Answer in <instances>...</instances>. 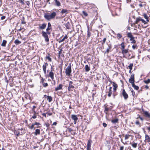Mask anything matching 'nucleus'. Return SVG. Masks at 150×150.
Masks as SVG:
<instances>
[{"label":"nucleus","instance_id":"obj_1","mask_svg":"<svg viewBox=\"0 0 150 150\" xmlns=\"http://www.w3.org/2000/svg\"><path fill=\"white\" fill-rule=\"evenodd\" d=\"M56 13L54 11L50 14H46L44 16L45 18L48 21H50L54 19L56 16Z\"/></svg>","mask_w":150,"mask_h":150},{"label":"nucleus","instance_id":"obj_2","mask_svg":"<svg viewBox=\"0 0 150 150\" xmlns=\"http://www.w3.org/2000/svg\"><path fill=\"white\" fill-rule=\"evenodd\" d=\"M140 21H141L145 25L147 23L146 22V21H145L144 20L142 19L140 17H138L136 18V21L134 23L138 24V23Z\"/></svg>","mask_w":150,"mask_h":150},{"label":"nucleus","instance_id":"obj_3","mask_svg":"<svg viewBox=\"0 0 150 150\" xmlns=\"http://www.w3.org/2000/svg\"><path fill=\"white\" fill-rule=\"evenodd\" d=\"M40 124L37 122H35L31 126H30L29 128L31 129H35L36 128H39L40 127Z\"/></svg>","mask_w":150,"mask_h":150},{"label":"nucleus","instance_id":"obj_4","mask_svg":"<svg viewBox=\"0 0 150 150\" xmlns=\"http://www.w3.org/2000/svg\"><path fill=\"white\" fill-rule=\"evenodd\" d=\"M42 36L45 38V41L47 42H48L49 41V39L47 33L44 31H42Z\"/></svg>","mask_w":150,"mask_h":150},{"label":"nucleus","instance_id":"obj_5","mask_svg":"<svg viewBox=\"0 0 150 150\" xmlns=\"http://www.w3.org/2000/svg\"><path fill=\"white\" fill-rule=\"evenodd\" d=\"M71 72V65H69L67 67L65 71V73L67 75L69 76Z\"/></svg>","mask_w":150,"mask_h":150},{"label":"nucleus","instance_id":"obj_6","mask_svg":"<svg viewBox=\"0 0 150 150\" xmlns=\"http://www.w3.org/2000/svg\"><path fill=\"white\" fill-rule=\"evenodd\" d=\"M134 75L132 74L131 75L130 78L129 79V82L132 84L134 83Z\"/></svg>","mask_w":150,"mask_h":150},{"label":"nucleus","instance_id":"obj_7","mask_svg":"<svg viewBox=\"0 0 150 150\" xmlns=\"http://www.w3.org/2000/svg\"><path fill=\"white\" fill-rule=\"evenodd\" d=\"M122 94L125 100H126L128 98V96L127 94L125 92V91L124 89H123L122 90Z\"/></svg>","mask_w":150,"mask_h":150},{"label":"nucleus","instance_id":"obj_8","mask_svg":"<svg viewBox=\"0 0 150 150\" xmlns=\"http://www.w3.org/2000/svg\"><path fill=\"white\" fill-rule=\"evenodd\" d=\"M71 118L72 120H74V124H76V121L78 119L77 116L75 115H71Z\"/></svg>","mask_w":150,"mask_h":150},{"label":"nucleus","instance_id":"obj_9","mask_svg":"<svg viewBox=\"0 0 150 150\" xmlns=\"http://www.w3.org/2000/svg\"><path fill=\"white\" fill-rule=\"evenodd\" d=\"M92 143V141L91 139H89L88 142L87 144V150H90L91 147V144Z\"/></svg>","mask_w":150,"mask_h":150},{"label":"nucleus","instance_id":"obj_10","mask_svg":"<svg viewBox=\"0 0 150 150\" xmlns=\"http://www.w3.org/2000/svg\"><path fill=\"white\" fill-rule=\"evenodd\" d=\"M48 65V64L47 63L44 64L42 66V68L44 73L45 74H46V69L47 66Z\"/></svg>","mask_w":150,"mask_h":150},{"label":"nucleus","instance_id":"obj_11","mask_svg":"<svg viewBox=\"0 0 150 150\" xmlns=\"http://www.w3.org/2000/svg\"><path fill=\"white\" fill-rule=\"evenodd\" d=\"M112 48V46L110 44H109V45H108V47L107 48L106 50V51H105L104 53L105 54L106 53H108L109 51H110V50H111V49Z\"/></svg>","mask_w":150,"mask_h":150},{"label":"nucleus","instance_id":"obj_12","mask_svg":"<svg viewBox=\"0 0 150 150\" xmlns=\"http://www.w3.org/2000/svg\"><path fill=\"white\" fill-rule=\"evenodd\" d=\"M54 73L52 71L50 72L48 74L49 76L50 77L52 80L54 79Z\"/></svg>","mask_w":150,"mask_h":150},{"label":"nucleus","instance_id":"obj_13","mask_svg":"<svg viewBox=\"0 0 150 150\" xmlns=\"http://www.w3.org/2000/svg\"><path fill=\"white\" fill-rule=\"evenodd\" d=\"M143 113L146 117L150 118V113H149L147 111H144Z\"/></svg>","mask_w":150,"mask_h":150},{"label":"nucleus","instance_id":"obj_14","mask_svg":"<svg viewBox=\"0 0 150 150\" xmlns=\"http://www.w3.org/2000/svg\"><path fill=\"white\" fill-rule=\"evenodd\" d=\"M143 16L144 18L146 19V21L149 22V17L147 16V14L145 13H144L143 14Z\"/></svg>","mask_w":150,"mask_h":150},{"label":"nucleus","instance_id":"obj_15","mask_svg":"<svg viewBox=\"0 0 150 150\" xmlns=\"http://www.w3.org/2000/svg\"><path fill=\"white\" fill-rule=\"evenodd\" d=\"M145 141L147 142H150V137L147 134L145 135Z\"/></svg>","mask_w":150,"mask_h":150},{"label":"nucleus","instance_id":"obj_16","mask_svg":"<svg viewBox=\"0 0 150 150\" xmlns=\"http://www.w3.org/2000/svg\"><path fill=\"white\" fill-rule=\"evenodd\" d=\"M62 86H63L62 84H60L57 87H56L55 88V90L56 91H57L58 90L62 89Z\"/></svg>","mask_w":150,"mask_h":150},{"label":"nucleus","instance_id":"obj_17","mask_svg":"<svg viewBox=\"0 0 150 150\" xmlns=\"http://www.w3.org/2000/svg\"><path fill=\"white\" fill-rule=\"evenodd\" d=\"M46 25L45 23H43L39 26V28L41 29H45L46 27Z\"/></svg>","mask_w":150,"mask_h":150},{"label":"nucleus","instance_id":"obj_18","mask_svg":"<svg viewBox=\"0 0 150 150\" xmlns=\"http://www.w3.org/2000/svg\"><path fill=\"white\" fill-rule=\"evenodd\" d=\"M112 88L111 87H110L109 89V91L108 92V96L109 97H110L111 96V95L112 94Z\"/></svg>","mask_w":150,"mask_h":150},{"label":"nucleus","instance_id":"obj_19","mask_svg":"<svg viewBox=\"0 0 150 150\" xmlns=\"http://www.w3.org/2000/svg\"><path fill=\"white\" fill-rule=\"evenodd\" d=\"M128 49L126 50L125 49L122 50V53L123 54L127 53L128 52Z\"/></svg>","mask_w":150,"mask_h":150},{"label":"nucleus","instance_id":"obj_20","mask_svg":"<svg viewBox=\"0 0 150 150\" xmlns=\"http://www.w3.org/2000/svg\"><path fill=\"white\" fill-rule=\"evenodd\" d=\"M40 129H36L35 132H34V134L35 135L37 136L38 134H40Z\"/></svg>","mask_w":150,"mask_h":150},{"label":"nucleus","instance_id":"obj_21","mask_svg":"<svg viewBox=\"0 0 150 150\" xmlns=\"http://www.w3.org/2000/svg\"><path fill=\"white\" fill-rule=\"evenodd\" d=\"M132 84V87H133V88H134L135 89H136L137 90L139 89V87L138 86H136L134 84V83H133Z\"/></svg>","mask_w":150,"mask_h":150},{"label":"nucleus","instance_id":"obj_22","mask_svg":"<svg viewBox=\"0 0 150 150\" xmlns=\"http://www.w3.org/2000/svg\"><path fill=\"white\" fill-rule=\"evenodd\" d=\"M68 38V36L67 35H66L64 36V37L63 38L60 40L59 41V43H61L63 41H64L66 39H67Z\"/></svg>","mask_w":150,"mask_h":150},{"label":"nucleus","instance_id":"obj_23","mask_svg":"<svg viewBox=\"0 0 150 150\" xmlns=\"http://www.w3.org/2000/svg\"><path fill=\"white\" fill-rule=\"evenodd\" d=\"M55 2L56 5L58 6H59L61 5V3L60 2L57 0H54Z\"/></svg>","mask_w":150,"mask_h":150},{"label":"nucleus","instance_id":"obj_24","mask_svg":"<svg viewBox=\"0 0 150 150\" xmlns=\"http://www.w3.org/2000/svg\"><path fill=\"white\" fill-rule=\"evenodd\" d=\"M7 43V41L5 40H3L1 44V46L3 47H5L6 44Z\"/></svg>","mask_w":150,"mask_h":150},{"label":"nucleus","instance_id":"obj_25","mask_svg":"<svg viewBox=\"0 0 150 150\" xmlns=\"http://www.w3.org/2000/svg\"><path fill=\"white\" fill-rule=\"evenodd\" d=\"M118 121V119L116 118L115 119L112 120H111V122L115 124L116 123H117Z\"/></svg>","mask_w":150,"mask_h":150},{"label":"nucleus","instance_id":"obj_26","mask_svg":"<svg viewBox=\"0 0 150 150\" xmlns=\"http://www.w3.org/2000/svg\"><path fill=\"white\" fill-rule=\"evenodd\" d=\"M61 13L62 14H67L68 13V11L67 9H62Z\"/></svg>","mask_w":150,"mask_h":150},{"label":"nucleus","instance_id":"obj_27","mask_svg":"<svg viewBox=\"0 0 150 150\" xmlns=\"http://www.w3.org/2000/svg\"><path fill=\"white\" fill-rule=\"evenodd\" d=\"M85 71L86 72H88L90 70V68L88 67V65H86L85 66Z\"/></svg>","mask_w":150,"mask_h":150},{"label":"nucleus","instance_id":"obj_28","mask_svg":"<svg viewBox=\"0 0 150 150\" xmlns=\"http://www.w3.org/2000/svg\"><path fill=\"white\" fill-rule=\"evenodd\" d=\"M127 36L130 38V39H132V38H133V36H132V34L131 33H127Z\"/></svg>","mask_w":150,"mask_h":150},{"label":"nucleus","instance_id":"obj_29","mask_svg":"<svg viewBox=\"0 0 150 150\" xmlns=\"http://www.w3.org/2000/svg\"><path fill=\"white\" fill-rule=\"evenodd\" d=\"M47 98L48 100V102H51L52 101V98L51 96H48Z\"/></svg>","mask_w":150,"mask_h":150},{"label":"nucleus","instance_id":"obj_30","mask_svg":"<svg viewBox=\"0 0 150 150\" xmlns=\"http://www.w3.org/2000/svg\"><path fill=\"white\" fill-rule=\"evenodd\" d=\"M113 90L114 91H115L116 90L117 88V84H115V83H113Z\"/></svg>","mask_w":150,"mask_h":150},{"label":"nucleus","instance_id":"obj_31","mask_svg":"<svg viewBox=\"0 0 150 150\" xmlns=\"http://www.w3.org/2000/svg\"><path fill=\"white\" fill-rule=\"evenodd\" d=\"M110 110V109L108 108L106 106L105 107V111L104 112L106 114H107L108 113V112Z\"/></svg>","mask_w":150,"mask_h":150},{"label":"nucleus","instance_id":"obj_32","mask_svg":"<svg viewBox=\"0 0 150 150\" xmlns=\"http://www.w3.org/2000/svg\"><path fill=\"white\" fill-rule=\"evenodd\" d=\"M131 136V135H129V134H127L126 135H125V140H127L128 139H129V137H130Z\"/></svg>","mask_w":150,"mask_h":150},{"label":"nucleus","instance_id":"obj_33","mask_svg":"<svg viewBox=\"0 0 150 150\" xmlns=\"http://www.w3.org/2000/svg\"><path fill=\"white\" fill-rule=\"evenodd\" d=\"M121 46L122 47L121 50L125 49V42H122L121 44Z\"/></svg>","mask_w":150,"mask_h":150},{"label":"nucleus","instance_id":"obj_34","mask_svg":"<svg viewBox=\"0 0 150 150\" xmlns=\"http://www.w3.org/2000/svg\"><path fill=\"white\" fill-rule=\"evenodd\" d=\"M48 56H46L45 57V58L46 59H47L50 62H51L52 61L51 58L50 57V56H49L50 55V54H48Z\"/></svg>","mask_w":150,"mask_h":150},{"label":"nucleus","instance_id":"obj_35","mask_svg":"<svg viewBox=\"0 0 150 150\" xmlns=\"http://www.w3.org/2000/svg\"><path fill=\"white\" fill-rule=\"evenodd\" d=\"M14 43L16 45H18L21 43V42L18 40H16L14 41Z\"/></svg>","mask_w":150,"mask_h":150},{"label":"nucleus","instance_id":"obj_36","mask_svg":"<svg viewBox=\"0 0 150 150\" xmlns=\"http://www.w3.org/2000/svg\"><path fill=\"white\" fill-rule=\"evenodd\" d=\"M130 40L131 41V43H136V41L134 39V37H133V38H132L131 39H130Z\"/></svg>","mask_w":150,"mask_h":150},{"label":"nucleus","instance_id":"obj_37","mask_svg":"<svg viewBox=\"0 0 150 150\" xmlns=\"http://www.w3.org/2000/svg\"><path fill=\"white\" fill-rule=\"evenodd\" d=\"M65 26L66 28H67V29H70V24L69 23L66 24L65 25Z\"/></svg>","mask_w":150,"mask_h":150},{"label":"nucleus","instance_id":"obj_38","mask_svg":"<svg viewBox=\"0 0 150 150\" xmlns=\"http://www.w3.org/2000/svg\"><path fill=\"white\" fill-rule=\"evenodd\" d=\"M144 82L146 84H148L150 83V79H148L146 80H144Z\"/></svg>","mask_w":150,"mask_h":150},{"label":"nucleus","instance_id":"obj_39","mask_svg":"<svg viewBox=\"0 0 150 150\" xmlns=\"http://www.w3.org/2000/svg\"><path fill=\"white\" fill-rule=\"evenodd\" d=\"M137 143H134L132 144V146L134 148H136L137 147Z\"/></svg>","mask_w":150,"mask_h":150},{"label":"nucleus","instance_id":"obj_40","mask_svg":"<svg viewBox=\"0 0 150 150\" xmlns=\"http://www.w3.org/2000/svg\"><path fill=\"white\" fill-rule=\"evenodd\" d=\"M133 66V64H131L128 66V67L130 70H132V67Z\"/></svg>","mask_w":150,"mask_h":150},{"label":"nucleus","instance_id":"obj_41","mask_svg":"<svg viewBox=\"0 0 150 150\" xmlns=\"http://www.w3.org/2000/svg\"><path fill=\"white\" fill-rule=\"evenodd\" d=\"M68 130L72 134H73L74 133V131L71 128H69L68 129Z\"/></svg>","mask_w":150,"mask_h":150},{"label":"nucleus","instance_id":"obj_42","mask_svg":"<svg viewBox=\"0 0 150 150\" xmlns=\"http://www.w3.org/2000/svg\"><path fill=\"white\" fill-rule=\"evenodd\" d=\"M91 33L89 32V30H88V31H87V36L89 38L91 36Z\"/></svg>","mask_w":150,"mask_h":150},{"label":"nucleus","instance_id":"obj_43","mask_svg":"<svg viewBox=\"0 0 150 150\" xmlns=\"http://www.w3.org/2000/svg\"><path fill=\"white\" fill-rule=\"evenodd\" d=\"M106 40V38H105L103 39V42L102 43V45H103L105 43Z\"/></svg>","mask_w":150,"mask_h":150},{"label":"nucleus","instance_id":"obj_44","mask_svg":"<svg viewBox=\"0 0 150 150\" xmlns=\"http://www.w3.org/2000/svg\"><path fill=\"white\" fill-rule=\"evenodd\" d=\"M43 86L44 87H46L48 86V84L47 83H43L42 84Z\"/></svg>","mask_w":150,"mask_h":150},{"label":"nucleus","instance_id":"obj_45","mask_svg":"<svg viewBox=\"0 0 150 150\" xmlns=\"http://www.w3.org/2000/svg\"><path fill=\"white\" fill-rule=\"evenodd\" d=\"M69 87L72 89L74 88V86L71 84H69Z\"/></svg>","mask_w":150,"mask_h":150},{"label":"nucleus","instance_id":"obj_46","mask_svg":"<svg viewBox=\"0 0 150 150\" xmlns=\"http://www.w3.org/2000/svg\"><path fill=\"white\" fill-rule=\"evenodd\" d=\"M132 48L134 50L136 48H137V45H133L132 46Z\"/></svg>","mask_w":150,"mask_h":150},{"label":"nucleus","instance_id":"obj_47","mask_svg":"<svg viewBox=\"0 0 150 150\" xmlns=\"http://www.w3.org/2000/svg\"><path fill=\"white\" fill-rule=\"evenodd\" d=\"M83 14L85 16H88V14L85 11H83Z\"/></svg>","mask_w":150,"mask_h":150},{"label":"nucleus","instance_id":"obj_48","mask_svg":"<svg viewBox=\"0 0 150 150\" xmlns=\"http://www.w3.org/2000/svg\"><path fill=\"white\" fill-rule=\"evenodd\" d=\"M18 1L22 4H24V3L23 0H18Z\"/></svg>","mask_w":150,"mask_h":150},{"label":"nucleus","instance_id":"obj_49","mask_svg":"<svg viewBox=\"0 0 150 150\" xmlns=\"http://www.w3.org/2000/svg\"><path fill=\"white\" fill-rule=\"evenodd\" d=\"M117 37H119L120 38H121L122 37V35L119 33L117 34Z\"/></svg>","mask_w":150,"mask_h":150},{"label":"nucleus","instance_id":"obj_50","mask_svg":"<svg viewBox=\"0 0 150 150\" xmlns=\"http://www.w3.org/2000/svg\"><path fill=\"white\" fill-rule=\"evenodd\" d=\"M121 142H122L124 144H127V143L126 142H123V141H122V139H121Z\"/></svg>","mask_w":150,"mask_h":150},{"label":"nucleus","instance_id":"obj_51","mask_svg":"<svg viewBox=\"0 0 150 150\" xmlns=\"http://www.w3.org/2000/svg\"><path fill=\"white\" fill-rule=\"evenodd\" d=\"M131 92H132V96H134L135 95V92L133 90H132Z\"/></svg>","mask_w":150,"mask_h":150},{"label":"nucleus","instance_id":"obj_52","mask_svg":"<svg viewBox=\"0 0 150 150\" xmlns=\"http://www.w3.org/2000/svg\"><path fill=\"white\" fill-rule=\"evenodd\" d=\"M103 127H106L107 125V124L105 123H103Z\"/></svg>","mask_w":150,"mask_h":150},{"label":"nucleus","instance_id":"obj_53","mask_svg":"<svg viewBox=\"0 0 150 150\" xmlns=\"http://www.w3.org/2000/svg\"><path fill=\"white\" fill-rule=\"evenodd\" d=\"M135 124L137 125H140V123L139 122V121L137 120L136 122H135Z\"/></svg>","mask_w":150,"mask_h":150},{"label":"nucleus","instance_id":"obj_54","mask_svg":"<svg viewBox=\"0 0 150 150\" xmlns=\"http://www.w3.org/2000/svg\"><path fill=\"white\" fill-rule=\"evenodd\" d=\"M6 18V17L5 16H2L1 17V20H4V19H5V18Z\"/></svg>","mask_w":150,"mask_h":150},{"label":"nucleus","instance_id":"obj_55","mask_svg":"<svg viewBox=\"0 0 150 150\" xmlns=\"http://www.w3.org/2000/svg\"><path fill=\"white\" fill-rule=\"evenodd\" d=\"M51 29V28L48 27L46 29V31H48L49 30H50Z\"/></svg>","mask_w":150,"mask_h":150},{"label":"nucleus","instance_id":"obj_56","mask_svg":"<svg viewBox=\"0 0 150 150\" xmlns=\"http://www.w3.org/2000/svg\"><path fill=\"white\" fill-rule=\"evenodd\" d=\"M139 118L141 120L143 121V118L142 117H141L140 116H139V117L137 118Z\"/></svg>","mask_w":150,"mask_h":150},{"label":"nucleus","instance_id":"obj_57","mask_svg":"<svg viewBox=\"0 0 150 150\" xmlns=\"http://www.w3.org/2000/svg\"><path fill=\"white\" fill-rule=\"evenodd\" d=\"M124 149V146H121L120 148V150H123Z\"/></svg>","mask_w":150,"mask_h":150},{"label":"nucleus","instance_id":"obj_58","mask_svg":"<svg viewBox=\"0 0 150 150\" xmlns=\"http://www.w3.org/2000/svg\"><path fill=\"white\" fill-rule=\"evenodd\" d=\"M32 117L33 119H35L36 118V115L35 114Z\"/></svg>","mask_w":150,"mask_h":150},{"label":"nucleus","instance_id":"obj_59","mask_svg":"<svg viewBox=\"0 0 150 150\" xmlns=\"http://www.w3.org/2000/svg\"><path fill=\"white\" fill-rule=\"evenodd\" d=\"M45 81V79H43V78H42L41 79V82L42 83H44V82Z\"/></svg>","mask_w":150,"mask_h":150},{"label":"nucleus","instance_id":"obj_60","mask_svg":"<svg viewBox=\"0 0 150 150\" xmlns=\"http://www.w3.org/2000/svg\"><path fill=\"white\" fill-rule=\"evenodd\" d=\"M51 26V24L50 23H48V27H50Z\"/></svg>","mask_w":150,"mask_h":150},{"label":"nucleus","instance_id":"obj_61","mask_svg":"<svg viewBox=\"0 0 150 150\" xmlns=\"http://www.w3.org/2000/svg\"><path fill=\"white\" fill-rule=\"evenodd\" d=\"M62 51V50H61L60 51H59L58 54H59V55H60L61 54V53Z\"/></svg>","mask_w":150,"mask_h":150},{"label":"nucleus","instance_id":"obj_62","mask_svg":"<svg viewBox=\"0 0 150 150\" xmlns=\"http://www.w3.org/2000/svg\"><path fill=\"white\" fill-rule=\"evenodd\" d=\"M127 0V3H129L131 2V0Z\"/></svg>","mask_w":150,"mask_h":150},{"label":"nucleus","instance_id":"obj_63","mask_svg":"<svg viewBox=\"0 0 150 150\" xmlns=\"http://www.w3.org/2000/svg\"><path fill=\"white\" fill-rule=\"evenodd\" d=\"M42 115L44 116L45 117H46V114L45 113H43L42 114Z\"/></svg>","mask_w":150,"mask_h":150},{"label":"nucleus","instance_id":"obj_64","mask_svg":"<svg viewBox=\"0 0 150 150\" xmlns=\"http://www.w3.org/2000/svg\"><path fill=\"white\" fill-rule=\"evenodd\" d=\"M145 88L146 89H148L149 88V86H145Z\"/></svg>","mask_w":150,"mask_h":150}]
</instances>
